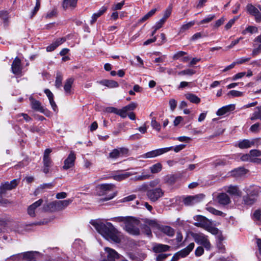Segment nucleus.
<instances>
[{
  "label": "nucleus",
  "mask_w": 261,
  "mask_h": 261,
  "mask_svg": "<svg viewBox=\"0 0 261 261\" xmlns=\"http://www.w3.org/2000/svg\"><path fill=\"white\" fill-rule=\"evenodd\" d=\"M90 223L103 238L118 243L121 241L119 232L110 222L104 223L101 220H92Z\"/></svg>",
  "instance_id": "f257e3e1"
},
{
  "label": "nucleus",
  "mask_w": 261,
  "mask_h": 261,
  "mask_svg": "<svg viewBox=\"0 0 261 261\" xmlns=\"http://www.w3.org/2000/svg\"><path fill=\"white\" fill-rule=\"evenodd\" d=\"M73 200V198H69L63 200H56L43 206L45 211H60L66 208Z\"/></svg>",
  "instance_id": "f03ea898"
},
{
  "label": "nucleus",
  "mask_w": 261,
  "mask_h": 261,
  "mask_svg": "<svg viewBox=\"0 0 261 261\" xmlns=\"http://www.w3.org/2000/svg\"><path fill=\"white\" fill-rule=\"evenodd\" d=\"M213 235L216 238V252L213 253V255H215L217 252L219 253H224L225 252V245L223 244V241L225 237L222 233L221 230L218 228L213 227Z\"/></svg>",
  "instance_id": "7ed1b4c3"
},
{
  "label": "nucleus",
  "mask_w": 261,
  "mask_h": 261,
  "mask_svg": "<svg viewBox=\"0 0 261 261\" xmlns=\"http://www.w3.org/2000/svg\"><path fill=\"white\" fill-rule=\"evenodd\" d=\"M260 138L243 139L238 141L236 146L241 149H246L253 146H258L261 144Z\"/></svg>",
  "instance_id": "20e7f679"
},
{
  "label": "nucleus",
  "mask_w": 261,
  "mask_h": 261,
  "mask_svg": "<svg viewBox=\"0 0 261 261\" xmlns=\"http://www.w3.org/2000/svg\"><path fill=\"white\" fill-rule=\"evenodd\" d=\"M164 195V191L161 188L148 189L146 191L147 198L153 202L157 201Z\"/></svg>",
  "instance_id": "39448f33"
},
{
  "label": "nucleus",
  "mask_w": 261,
  "mask_h": 261,
  "mask_svg": "<svg viewBox=\"0 0 261 261\" xmlns=\"http://www.w3.org/2000/svg\"><path fill=\"white\" fill-rule=\"evenodd\" d=\"M102 195H106L109 192H111V194L109 195L106 200H110L113 198L116 195V192H114L115 189V185L113 184H103L98 185L97 187Z\"/></svg>",
  "instance_id": "423d86ee"
},
{
  "label": "nucleus",
  "mask_w": 261,
  "mask_h": 261,
  "mask_svg": "<svg viewBox=\"0 0 261 261\" xmlns=\"http://www.w3.org/2000/svg\"><path fill=\"white\" fill-rule=\"evenodd\" d=\"M173 148L172 146L169 147L162 148L160 149H155L149 151L140 157L142 158H152L162 155L166 152L169 151Z\"/></svg>",
  "instance_id": "0eeeda50"
},
{
  "label": "nucleus",
  "mask_w": 261,
  "mask_h": 261,
  "mask_svg": "<svg viewBox=\"0 0 261 261\" xmlns=\"http://www.w3.org/2000/svg\"><path fill=\"white\" fill-rule=\"evenodd\" d=\"M192 237L196 243L203 245L207 249H210L211 244L205 235L202 233H193Z\"/></svg>",
  "instance_id": "6e6552de"
},
{
  "label": "nucleus",
  "mask_w": 261,
  "mask_h": 261,
  "mask_svg": "<svg viewBox=\"0 0 261 261\" xmlns=\"http://www.w3.org/2000/svg\"><path fill=\"white\" fill-rule=\"evenodd\" d=\"M195 245L194 243H190L187 247L176 253L170 261H176L180 257H185L187 256L193 249Z\"/></svg>",
  "instance_id": "1a4fd4ad"
},
{
  "label": "nucleus",
  "mask_w": 261,
  "mask_h": 261,
  "mask_svg": "<svg viewBox=\"0 0 261 261\" xmlns=\"http://www.w3.org/2000/svg\"><path fill=\"white\" fill-rule=\"evenodd\" d=\"M197 222L195 223V225L201 227L208 231L212 233V226L211 222L205 217L202 216H197Z\"/></svg>",
  "instance_id": "9d476101"
},
{
  "label": "nucleus",
  "mask_w": 261,
  "mask_h": 261,
  "mask_svg": "<svg viewBox=\"0 0 261 261\" xmlns=\"http://www.w3.org/2000/svg\"><path fill=\"white\" fill-rule=\"evenodd\" d=\"M204 195L198 194L193 196H188L185 197L183 202L187 206H191L200 202L204 198Z\"/></svg>",
  "instance_id": "9b49d317"
},
{
  "label": "nucleus",
  "mask_w": 261,
  "mask_h": 261,
  "mask_svg": "<svg viewBox=\"0 0 261 261\" xmlns=\"http://www.w3.org/2000/svg\"><path fill=\"white\" fill-rule=\"evenodd\" d=\"M19 179H14L10 182H5L1 184L0 186L1 194L4 195L7 190H11L15 188L19 182Z\"/></svg>",
  "instance_id": "f8f14e48"
},
{
  "label": "nucleus",
  "mask_w": 261,
  "mask_h": 261,
  "mask_svg": "<svg viewBox=\"0 0 261 261\" xmlns=\"http://www.w3.org/2000/svg\"><path fill=\"white\" fill-rule=\"evenodd\" d=\"M149 225L152 226H157L158 229L161 232L166 234L169 237H172L175 233L173 228L169 226L166 225H158L154 221H150L149 223Z\"/></svg>",
  "instance_id": "ddd939ff"
},
{
  "label": "nucleus",
  "mask_w": 261,
  "mask_h": 261,
  "mask_svg": "<svg viewBox=\"0 0 261 261\" xmlns=\"http://www.w3.org/2000/svg\"><path fill=\"white\" fill-rule=\"evenodd\" d=\"M136 222L132 217H130L125 224V230L130 234L138 235L139 234V229L135 225Z\"/></svg>",
  "instance_id": "4468645a"
},
{
  "label": "nucleus",
  "mask_w": 261,
  "mask_h": 261,
  "mask_svg": "<svg viewBox=\"0 0 261 261\" xmlns=\"http://www.w3.org/2000/svg\"><path fill=\"white\" fill-rule=\"evenodd\" d=\"M38 252L37 251H28L23 253L18 254L17 255H13L11 256L13 259H16V258L20 259L22 256L23 259L25 261H36L35 259V254H38Z\"/></svg>",
  "instance_id": "2eb2a0df"
},
{
  "label": "nucleus",
  "mask_w": 261,
  "mask_h": 261,
  "mask_svg": "<svg viewBox=\"0 0 261 261\" xmlns=\"http://www.w3.org/2000/svg\"><path fill=\"white\" fill-rule=\"evenodd\" d=\"M43 202L42 199H40L30 205L28 208V213L30 216L34 217L36 216V213L39 210V206L41 205Z\"/></svg>",
  "instance_id": "dca6fc26"
},
{
  "label": "nucleus",
  "mask_w": 261,
  "mask_h": 261,
  "mask_svg": "<svg viewBox=\"0 0 261 261\" xmlns=\"http://www.w3.org/2000/svg\"><path fill=\"white\" fill-rule=\"evenodd\" d=\"M235 109V105L230 104L224 106L220 108L216 112L217 115L219 116H223L228 115L229 113Z\"/></svg>",
  "instance_id": "f3484780"
},
{
  "label": "nucleus",
  "mask_w": 261,
  "mask_h": 261,
  "mask_svg": "<svg viewBox=\"0 0 261 261\" xmlns=\"http://www.w3.org/2000/svg\"><path fill=\"white\" fill-rule=\"evenodd\" d=\"M244 191L246 193L250 196H253L257 199L258 194L260 191V188L256 186H250L246 187Z\"/></svg>",
  "instance_id": "a211bd4d"
},
{
  "label": "nucleus",
  "mask_w": 261,
  "mask_h": 261,
  "mask_svg": "<svg viewBox=\"0 0 261 261\" xmlns=\"http://www.w3.org/2000/svg\"><path fill=\"white\" fill-rule=\"evenodd\" d=\"M75 160V155L73 152H71L67 158L64 161V165L63 168L67 170L72 167L74 165Z\"/></svg>",
  "instance_id": "6ab92c4d"
},
{
  "label": "nucleus",
  "mask_w": 261,
  "mask_h": 261,
  "mask_svg": "<svg viewBox=\"0 0 261 261\" xmlns=\"http://www.w3.org/2000/svg\"><path fill=\"white\" fill-rule=\"evenodd\" d=\"M11 69L12 72L15 74L18 75L21 73V61L18 57L15 58L11 66Z\"/></svg>",
  "instance_id": "aec40b11"
},
{
  "label": "nucleus",
  "mask_w": 261,
  "mask_h": 261,
  "mask_svg": "<svg viewBox=\"0 0 261 261\" xmlns=\"http://www.w3.org/2000/svg\"><path fill=\"white\" fill-rule=\"evenodd\" d=\"M105 249L107 253L108 261H115L119 257V254L115 250L109 247H106Z\"/></svg>",
  "instance_id": "412c9836"
},
{
  "label": "nucleus",
  "mask_w": 261,
  "mask_h": 261,
  "mask_svg": "<svg viewBox=\"0 0 261 261\" xmlns=\"http://www.w3.org/2000/svg\"><path fill=\"white\" fill-rule=\"evenodd\" d=\"M224 191L231 195L241 196V192L237 186H229L224 188Z\"/></svg>",
  "instance_id": "4be33fe9"
},
{
  "label": "nucleus",
  "mask_w": 261,
  "mask_h": 261,
  "mask_svg": "<svg viewBox=\"0 0 261 261\" xmlns=\"http://www.w3.org/2000/svg\"><path fill=\"white\" fill-rule=\"evenodd\" d=\"M218 202L222 205H227L230 202V199L228 195L225 193L219 194L217 196Z\"/></svg>",
  "instance_id": "5701e85b"
},
{
  "label": "nucleus",
  "mask_w": 261,
  "mask_h": 261,
  "mask_svg": "<svg viewBox=\"0 0 261 261\" xmlns=\"http://www.w3.org/2000/svg\"><path fill=\"white\" fill-rule=\"evenodd\" d=\"M44 92L49 99V103L51 106V108H53V110L56 112L57 110V106L56 105V102L54 100V96L53 94L48 89H45Z\"/></svg>",
  "instance_id": "b1692460"
},
{
  "label": "nucleus",
  "mask_w": 261,
  "mask_h": 261,
  "mask_svg": "<svg viewBox=\"0 0 261 261\" xmlns=\"http://www.w3.org/2000/svg\"><path fill=\"white\" fill-rule=\"evenodd\" d=\"M74 79L72 77L68 78L66 80L64 86V90L67 95H70L71 93V87L73 83Z\"/></svg>",
  "instance_id": "393cba45"
},
{
  "label": "nucleus",
  "mask_w": 261,
  "mask_h": 261,
  "mask_svg": "<svg viewBox=\"0 0 261 261\" xmlns=\"http://www.w3.org/2000/svg\"><path fill=\"white\" fill-rule=\"evenodd\" d=\"M133 173L128 172H125L122 173H119L115 175H113L112 176L113 179H114L115 180L117 181H121L124 179H125L126 178H128L130 176L132 175Z\"/></svg>",
  "instance_id": "a878e982"
},
{
  "label": "nucleus",
  "mask_w": 261,
  "mask_h": 261,
  "mask_svg": "<svg viewBox=\"0 0 261 261\" xmlns=\"http://www.w3.org/2000/svg\"><path fill=\"white\" fill-rule=\"evenodd\" d=\"M30 99L31 100V105L33 109L40 112H43L44 109L39 101L33 99L32 97L30 98Z\"/></svg>",
  "instance_id": "bb28decb"
},
{
  "label": "nucleus",
  "mask_w": 261,
  "mask_h": 261,
  "mask_svg": "<svg viewBox=\"0 0 261 261\" xmlns=\"http://www.w3.org/2000/svg\"><path fill=\"white\" fill-rule=\"evenodd\" d=\"M99 83L101 85L110 88H116L119 86V84L117 82L113 80H105L99 82Z\"/></svg>",
  "instance_id": "cd10ccee"
},
{
  "label": "nucleus",
  "mask_w": 261,
  "mask_h": 261,
  "mask_svg": "<svg viewBox=\"0 0 261 261\" xmlns=\"http://www.w3.org/2000/svg\"><path fill=\"white\" fill-rule=\"evenodd\" d=\"M107 7L102 6L97 12L94 13L92 16L91 23H94L96 21L97 19L107 11Z\"/></svg>",
  "instance_id": "c85d7f7f"
},
{
  "label": "nucleus",
  "mask_w": 261,
  "mask_h": 261,
  "mask_svg": "<svg viewBox=\"0 0 261 261\" xmlns=\"http://www.w3.org/2000/svg\"><path fill=\"white\" fill-rule=\"evenodd\" d=\"M163 180L165 184L169 185H172L175 183L177 180V176L173 174L167 175L164 176Z\"/></svg>",
  "instance_id": "c756f323"
},
{
  "label": "nucleus",
  "mask_w": 261,
  "mask_h": 261,
  "mask_svg": "<svg viewBox=\"0 0 261 261\" xmlns=\"http://www.w3.org/2000/svg\"><path fill=\"white\" fill-rule=\"evenodd\" d=\"M77 0H64L63 7L64 9H74L76 6Z\"/></svg>",
  "instance_id": "7c9ffc66"
},
{
  "label": "nucleus",
  "mask_w": 261,
  "mask_h": 261,
  "mask_svg": "<svg viewBox=\"0 0 261 261\" xmlns=\"http://www.w3.org/2000/svg\"><path fill=\"white\" fill-rule=\"evenodd\" d=\"M169 246L167 245L158 244L153 246V250L156 253L168 251Z\"/></svg>",
  "instance_id": "2f4dec72"
},
{
  "label": "nucleus",
  "mask_w": 261,
  "mask_h": 261,
  "mask_svg": "<svg viewBox=\"0 0 261 261\" xmlns=\"http://www.w3.org/2000/svg\"><path fill=\"white\" fill-rule=\"evenodd\" d=\"M186 98L190 102L198 104L200 102V99L195 94L192 93H187L185 94Z\"/></svg>",
  "instance_id": "473e14b6"
},
{
  "label": "nucleus",
  "mask_w": 261,
  "mask_h": 261,
  "mask_svg": "<svg viewBox=\"0 0 261 261\" xmlns=\"http://www.w3.org/2000/svg\"><path fill=\"white\" fill-rule=\"evenodd\" d=\"M243 200L245 204L251 205L255 203L256 198L253 196H250L246 194V195L243 197Z\"/></svg>",
  "instance_id": "72a5a7b5"
},
{
  "label": "nucleus",
  "mask_w": 261,
  "mask_h": 261,
  "mask_svg": "<svg viewBox=\"0 0 261 261\" xmlns=\"http://www.w3.org/2000/svg\"><path fill=\"white\" fill-rule=\"evenodd\" d=\"M250 119L252 121L259 119L261 120V106L255 108V111L253 113L250 117Z\"/></svg>",
  "instance_id": "f704fd0d"
},
{
  "label": "nucleus",
  "mask_w": 261,
  "mask_h": 261,
  "mask_svg": "<svg viewBox=\"0 0 261 261\" xmlns=\"http://www.w3.org/2000/svg\"><path fill=\"white\" fill-rule=\"evenodd\" d=\"M247 170L244 168H239L232 171L231 174L235 177H239L246 174Z\"/></svg>",
  "instance_id": "c9c22d12"
},
{
  "label": "nucleus",
  "mask_w": 261,
  "mask_h": 261,
  "mask_svg": "<svg viewBox=\"0 0 261 261\" xmlns=\"http://www.w3.org/2000/svg\"><path fill=\"white\" fill-rule=\"evenodd\" d=\"M247 12L251 15L255 16L259 10L258 7H254L252 4H248L246 7Z\"/></svg>",
  "instance_id": "e433bc0d"
},
{
  "label": "nucleus",
  "mask_w": 261,
  "mask_h": 261,
  "mask_svg": "<svg viewBox=\"0 0 261 261\" xmlns=\"http://www.w3.org/2000/svg\"><path fill=\"white\" fill-rule=\"evenodd\" d=\"M149 169L152 173H158L162 170V165L160 163H158L150 166Z\"/></svg>",
  "instance_id": "4c0bfd02"
},
{
  "label": "nucleus",
  "mask_w": 261,
  "mask_h": 261,
  "mask_svg": "<svg viewBox=\"0 0 261 261\" xmlns=\"http://www.w3.org/2000/svg\"><path fill=\"white\" fill-rule=\"evenodd\" d=\"M156 11V9H153L149 11L146 15H145L139 21V22H142L149 19L150 17L152 16Z\"/></svg>",
  "instance_id": "58836bf2"
},
{
  "label": "nucleus",
  "mask_w": 261,
  "mask_h": 261,
  "mask_svg": "<svg viewBox=\"0 0 261 261\" xmlns=\"http://www.w3.org/2000/svg\"><path fill=\"white\" fill-rule=\"evenodd\" d=\"M195 23V22L194 21H191L186 24H183L180 28L179 32L184 33V32L191 28L193 25H194Z\"/></svg>",
  "instance_id": "ea45409f"
},
{
  "label": "nucleus",
  "mask_w": 261,
  "mask_h": 261,
  "mask_svg": "<svg viewBox=\"0 0 261 261\" xmlns=\"http://www.w3.org/2000/svg\"><path fill=\"white\" fill-rule=\"evenodd\" d=\"M253 219L257 222V223L261 224V210L258 209L254 211L253 215Z\"/></svg>",
  "instance_id": "a19ab883"
},
{
  "label": "nucleus",
  "mask_w": 261,
  "mask_h": 261,
  "mask_svg": "<svg viewBox=\"0 0 261 261\" xmlns=\"http://www.w3.org/2000/svg\"><path fill=\"white\" fill-rule=\"evenodd\" d=\"M62 80H63L62 74L59 72H57L56 77V81H55V86L57 88H58L61 86Z\"/></svg>",
  "instance_id": "79ce46f5"
},
{
  "label": "nucleus",
  "mask_w": 261,
  "mask_h": 261,
  "mask_svg": "<svg viewBox=\"0 0 261 261\" xmlns=\"http://www.w3.org/2000/svg\"><path fill=\"white\" fill-rule=\"evenodd\" d=\"M54 185L52 183H48V184H43L41 185L36 190V192L37 193H40L42 192V190L44 189H51L53 187Z\"/></svg>",
  "instance_id": "37998d69"
},
{
  "label": "nucleus",
  "mask_w": 261,
  "mask_h": 261,
  "mask_svg": "<svg viewBox=\"0 0 261 261\" xmlns=\"http://www.w3.org/2000/svg\"><path fill=\"white\" fill-rule=\"evenodd\" d=\"M186 55H187L186 52L183 51H178L173 55V59L174 60H180L181 61V59Z\"/></svg>",
  "instance_id": "c03bdc74"
},
{
  "label": "nucleus",
  "mask_w": 261,
  "mask_h": 261,
  "mask_svg": "<svg viewBox=\"0 0 261 261\" xmlns=\"http://www.w3.org/2000/svg\"><path fill=\"white\" fill-rule=\"evenodd\" d=\"M212 21V15H210L207 17L203 19L198 23V25H203L204 27L207 26V24L211 22Z\"/></svg>",
  "instance_id": "a18cd8bd"
},
{
  "label": "nucleus",
  "mask_w": 261,
  "mask_h": 261,
  "mask_svg": "<svg viewBox=\"0 0 261 261\" xmlns=\"http://www.w3.org/2000/svg\"><path fill=\"white\" fill-rule=\"evenodd\" d=\"M249 32L251 34L257 33V28L256 27L254 26H249L247 27L245 30L242 32V34L243 35H245L246 32Z\"/></svg>",
  "instance_id": "49530a36"
},
{
  "label": "nucleus",
  "mask_w": 261,
  "mask_h": 261,
  "mask_svg": "<svg viewBox=\"0 0 261 261\" xmlns=\"http://www.w3.org/2000/svg\"><path fill=\"white\" fill-rule=\"evenodd\" d=\"M250 155L252 159L261 156V151L256 149H252L250 151Z\"/></svg>",
  "instance_id": "de8ad7c7"
},
{
  "label": "nucleus",
  "mask_w": 261,
  "mask_h": 261,
  "mask_svg": "<svg viewBox=\"0 0 261 261\" xmlns=\"http://www.w3.org/2000/svg\"><path fill=\"white\" fill-rule=\"evenodd\" d=\"M129 218L130 217H117L112 218L111 220L115 222H123L124 224H125Z\"/></svg>",
  "instance_id": "09e8293b"
},
{
  "label": "nucleus",
  "mask_w": 261,
  "mask_h": 261,
  "mask_svg": "<svg viewBox=\"0 0 261 261\" xmlns=\"http://www.w3.org/2000/svg\"><path fill=\"white\" fill-rule=\"evenodd\" d=\"M124 5V1L120 3H118L117 4H114L111 8V10L114 11H116V10H121Z\"/></svg>",
  "instance_id": "8fccbe9b"
},
{
  "label": "nucleus",
  "mask_w": 261,
  "mask_h": 261,
  "mask_svg": "<svg viewBox=\"0 0 261 261\" xmlns=\"http://www.w3.org/2000/svg\"><path fill=\"white\" fill-rule=\"evenodd\" d=\"M150 175L142 174L140 175L136 176L133 178L135 180H143L149 179Z\"/></svg>",
  "instance_id": "3c124183"
},
{
  "label": "nucleus",
  "mask_w": 261,
  "mask_h": 261,
  "mask_svg": "<svg viewBox=\"0 0 261 261\" xmlns=\"http://www.w3.org/2000/svg\"><path fill=\"white\" fill-rule=\"evenodd\" d=\"M195 73V71L193 69H187L184 70H182L178 73L179 75H192Z\"/></svg>",
  "instance_id": "603ef678"
},
{
  "label": "nucleus",
  "mask_w": 261,
  "mask_h": 261,
  "mask_svg": "<svg viewBox=\"0 0 261 261\" xmlns=\"http://www.w3.org/2000/svg\"><path fill=\"white\" fill-rule=\"evenodd\" d=\"M151 125L153 128L156 129L158 132H159L161 129L160 124L158 123L154 119H152L151 122Z\"/></svg>",
  "instance_id": "864d4df0"
},
{
  "label": "nucleus",
  "mask_w": 261,
  "mask_h": 261,
  "mask_svg": "<svg viewBox=\"0 0 261 261\" xmlns=\"http://www.w3.org/2000/svg\"><path fill=\"white\" fill-rule=\"evenodd\" d=\"M120 156L118 149H114L109 153V157L112 159H117Z\"/></svg>",
  "instance_id": "5fc2aeb1"
},
{
  "label": "nucleus",
  "mask_w": 261,
  "mask_h": 261,
  "mask_svg": "<svg viewBox=\"0 0 261 261\" xmlns=\"http://www.w3.org/2000/svg\"><path fill=\"white\" fill-rule=\"evenodd\" d=\"M252 159L250 155V152L249 153L243 154L241 157V160L243 162H252Z\"/></svg>",
  "instance_id": "6e6d98bb"
},
{
  "label": "nucleus",
  "mask_w": 261,
  "mask_h": 261,
  "mask_svg": "<svg viewBox=\"0 0 261 261\" xmlns=\"http://www.w3.org/2000/svg\"><path fill=\"white\" fill-rule=\"evenodd\" d=\"M137 106V104L135 102H131L128 105L124 107V108L126 110L127 112L130 111H133L136 109Z\"/></svg>",
  "instance_id": "4d7b16f0"
},
{
  "label": "nucleus",
  "mask_w": 261,
  "mask_h": 261,
  "mask_svg": "<svg viewBox=\"0 0 261 261\" xmlns=\"http://www.w3.org/2000/svg\"><path fill=\"white\" fill-rule=\"evenodd\" d=\"M228 95H231L232 97H240L243 95V93L237 90H231L228 93Z\"/></svg>",
  "instance_id": "13d9d810"
},
{
  "label": "nucleus",
  "mask_w": 261,
  "mask_h": 261,
  "mask_svg": "<svg viewBox=\"0 0 261 261\" xmlns=\"http://www.w3.org/2000/svg\"><path fill=\"white\" fill-rule=\"evenodd\" d=\"M126 110L123 107L121 109H118L117 115L120 116L121 117L124 118H126L127 114Z\"/></svg>",
  "instance_id": "bf43d9fd"
},
{
  "label": "nucleus",
  "mask_w": 261,
  "mask_h": 261,
  "mask_svg": "<svg viewBox=\"0 0 261 261\" xmlns=\"http://www.w3.org/2000/svg\"><path fill=\"white\" fill-rule=\"evenodd\" d=\"M8 14V12L6 11H0V17L4 20L5 22H7L9 18Z\"/></svg>",
  "instance_id": "052dcab7"
},
{
  "label": "nucleus",
  "mask_w": 261,
  "mask_h": 261,
  "mask_svg": "<svg viewBox=\"0 0 261 261\" xmlns=\"http://www.w3.org/2000/svg\"><path fill=\"white\" fill-rule=\"evenodd\" d=\"M242 39H243V38L240 37L237 39L232 41L229 45L226 47L225 50H227L232 48L234 45L239 43V41Z\"/></svg>",
  "instance_id": "680f3d73"
},
{
  "label": "nucleus",
  "mask_w": 261,
  "mask_h": 261,
  "mask_svg": "<svg viewBox=\"0 0 261 261\" xmlns=\"http://www.w3.org/2000/svg\"><path fill=\"white\" fill-rule=\"evenodd\" d=\"M43 163L44 167H50L51 166L52 161L50 158H43Z\"/></svg>",
  "instance_id": "e2e57ef3"
},
{
  "label": "nucleus",
  "mask_w": 261,
  "mask_h": 261,
  "mask_svg": "<svg viewBox=\"0 0 261 261\" xmlns=\"http://www.w3.org/2000/svg\"><path fill=\"white\" fill-rule=\"evenodd\" d=\"M171 11H172V8L171 7H168L166 10L164 12V16L162 18L164 20H165V21L166 20V19L170 16V15H171Z\"/></svg>",
  "instance_id": "0e129e2a"
},
{
  "label": "nucleus",
  "mask_w": 261,
  "mask_h": 261,
  "mask_svg": "<svg viewBox=\"0 0 261 261\" xmlns=\"http://www.w3.org/2000/svg\"><path fill=\"white\" fill-rule=\"evenodd\" d=\"M160 183V179L159 178L155 179L149 182V186L151 188H154L158 186Z\"/></svg>",
  "instance_id": "69168bd1"
},
{
  "label": "nucleus",
  "mask_w": 261,
  "mask_h": 261,
  "mask_svg": "<svg viewBox=\"0 0 261 261\" xmlns=\"http://www.w3.org/2000/svg\"><path fill=\"white\" fill-rule=\"evenodd\" d=\"M170 254H166V253H161L159 254L156 257V260L157 261H163L165 259L167 258L168 255Z\"/></svg>",
  "instance_id": "338daca9"
},
{
  "label": "nucleus",
  "mask_w": 261,
  "mask_h": 261,
  "mask_svg": "<svg viewBox=\"0 0 261 261\" xmlns=\"http://www.w3.org/2000/svg\"><path fill=\"white\" fill-rule=\"evenodd\" d=\"M258 7L259 9L258 13L254 16L255 20L257 22H261V6L258 5Z\"/></svg>",
  "instance_id": "774afa93"
}]
</instances>
